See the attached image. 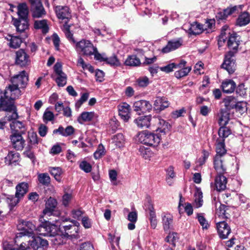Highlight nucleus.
<instances>
[{"label":"nucleus","instance_id":"obj_1","mask_svg":"<svg viewBox=\"0 0 250 250\" xmlns=\"http://www.w3.org/2000/svg\"><path fill=\"white\" fill-rule=\"evenodd\" d=\"M28 81V77L25 71L12 77L11 84L7 86L4 91L0 90V107L6 110L13 109V101L21 95L20 88H25Z\"/></svg>","mask_w":250,"mask_h":250},{"label":"nucleus","instance_id":"obj_2","mask_svg":"<svg viewBox=\"0 0 250 250\" xmlns=\"http://www.w3.org/2000/svg\"><path fill=\"white\" fill-rule=\"evenodd\" d=\"M18 229L21 231L17 233L15 238V243H17L21 239L26 241V236L30 237L35 235L36 226L34 222L23 220H20L17 225Z\"/></svg>","mask_w":250,"mask_h":250},{"label":"nucleus","instance_id":"obj_3","mask_svg":"<svg viewBox=\"0 0 250 250\" xmlns=\"http://www.w3.org/2000/svg\"><path fill=\"white\" fill-rule=\"evenodd\" d=\"M137 138V141L140 143L152 146H157L161 140L160 136L158 135L146 130L139 132Z\"/></svg>","mask_w":250,"mask_h":250},{"label":"nucleus","instance_id":"obj_4","mask_svg":"<svg viewBox=\"0 0 250 250\" xmlns=\"http://www.w3.org/2000/svg\"><path fill=\"white\" fill-rule=\"evenodd\" d=\"M227 27L226 26H224L222 28L218 41L219 44L222 41L224 42L227 39V37L226 36L227 33L226 32L227 31ZM228 34H229V39L227 42L228 46L229 49L232 50L231 51L234 52V54H235V53L236 52L239 46V40L237 39V37L235 33L230 34V33L228 32Z\"/></svg>","mask_w":250,"mask_h":250},{"label":"nucleus","instance_id":"obj_5","mask_svg":"<svg viewBox=\"0 0 250 250\" xmlns=\"http://www.w3.org/2000/svg\"><path fill=\"white\" fill-rule=\"evenodd\" d=\"M73 225L59 226V229L62 235L68 238H76L78 236L80 224L76 221H73Z\"/></svg>","mask_w":250,"mask_h":250},{"label":"nucleus","instance_id":"obj_6","mask_svg":"<svg viewBox=\"0 0 250 250\" xmlns=\"http://www.w3.org/2000/svg\"><path fill=\"white\" fill-rule=\"evenodd\" d=\"M96 47L89 40H82L76 43V50L83 55L90 56L93 55Z\"/></svg>","mask_w":250,"mask_h":250},{"label":"nucleus","instance_id":"obj_7","mask_svg":"<svg viewBox=\"0 0 250 250\" xmlns=\"http://www.w3.org/2000/svg\"><path fill=\"white\" fill-rule=\"evenodd\" d=\"M54 74L51 77L55 79L59 86H63L66 84L67 76L62 70V64L57 62L54 66Z\"/></svg>","mask_w":250,"mask_h":250},{"label":"nucleus","instance_id":"obj_8","mask_svg":"<svg viewBox=\"0 0 250 250\" xmlns=\"http://www.w3.org/2000/svg\"><path fill=\"white\" fill-rule=\"evenodd\" d=\"M234 52L229 51L225 56L222 67L226 69L229 74H232L236 69L235 60L234 59Z\"/></svg>","mask_w":250,"mask_h":250},{"label":"nucleus","instance_id":"obj_9","mask_svg":"<svg viewBox=\"0 0 250 250\" xmlns=\"http://www.w3.org/2000/svg\"><path fill=\"white\" fill-rule=\"evenodd\" d=\"M28 0L31 4V11L34 18H41L46 14V12L41 0Z\"/></svg>","mask_w":250,"mask_h":250},{"label":"nucleus","instance_id":"obj_10","mask_svg":"<svg viewBox=\"0 0 250 250\" xmlns=\"http://www.w3.org/2000/svg\"><path fill=\"white\" fill-rule=\"evenodd\" d=\"M23 134L18 132H12L10 138L12 146L18 150H21L23 148L25 141L23 138Z\"/></svg>","mask_w":250,"mask_h":250},{"label":"nucleus","instance_id":"obj_11","mask_svg":"<svg viewBox=\"0 0 250 250\" xmlns=\"http://www.w3.org/2000/svg\"><path fill=\"white\" fill-rule=\"evenodd\" d=\"M31 237L32 239L27 240V242L30 243L31 249L33 250H43L47 247L48 243L47 240L40 237Z\"/></svg>","mask_w":250,"mask_h":250},{"label":"nucleus","instance_id":"obj_12","mask_svg":"<svg viewBox=\"0 0 250 250\" xmlns=\"http://www.w3.org/2000/svg\"><path fill=\"white\" fill-rule=\"evenodd\" d=\"M133 107L135 111L139 114H141L150 112L152 106L149 102L146 100H140L134 103Z\"/></svg>","mask_w":250,"mask_h":250},{"label":"nucleus","instance_id":"obj_13","mask_svg":"<svg viewBox=\"0 0 250 250\" xmlns=\"http://www.w3.org/2000/svg\"><path fill=\"white\" fill-rule=\"evenodd\" d=\"M216 228L218 234L222 239L227 238L231 232L230 227L224 221H217Z\"/></svg>","mask_w":250,"mask_h":250},{"label":"nucleus","instance_id":"obj_14","mask_svg":"<svg viewBox=\"0 0 250 250\" xmlns=\"http://www.w3.org/2000/svg\"><path fill=\"white\" fill-rule=\"evenodd\" d=\"M16 63L21 66H25L30 64L29 57L23 50L20 49L17 51Z\"/></svg>","mask_w":250,"mask_h":250},{"label":"nucleus","instance_id":"obj_15","mask_svg":"<svg viewBox=\"0 0 250 250\" xmlns=\"http://www.w3.org/2000/svg\"><path fill=\"white\" fill-rule=\"evenodd\" d=\"M183 40L181 38L174 39L169 41L167 44L162 49V52L164 53H167L175 50L183 44Z\"/></svg>","mask_w":250,"mask_h":250},{"label":"nucleus","instance_id":"obj_16","mask_svg":"<svg viewBox=\"0 0 250 250\" xmlns=\"http://www.w3.org/2000/svg\"><path fill=\"white\" fill-rule=\"evenodd\" d=\"M57 205V202L53 198L50 197L45 203V208L43 210L42 213L44 215L50 216L53 214Z\"/></svg>","mask_w":250,"mask_h":250},{"label":"nucleus","instance_id":"obj_17","mask_svg":"<svg viewBox=\"0 0 250 250\" xmlns=\"http://www.w3.org/2000/svg\"><path fill=\"white\" fill-rule=\"evenodd\" d=\"M223 157L215 155L214 159V167L218 174H224L226 171V166Z\"/></svg>","mask_w":250,"mask_h":250},{"label":"nucleus","instance_id":"obj_18","mask_svg":"<svg viewBox=\"0 0 250 250\" xmlns=\"http://www.w3.org/2000/svg\"><path fill=\"white\" fill-rule=\"evenodd\" d=\"M55 10L58 18L60 20H67L71 17L69 8L67 6H57Z\"/></svg>","mask_w":250,"mask_h":250},{"label":"nucleus","instance_id":"obj_19","mask_svg":"<svg viewBox=\"0 0 250 250\" xmlns=\"http://www.w3.org/2000/svg\"><path fill=\"white\" fill-rule=\"evenodd\" d=\"M151 120V115L142 116L135 119L134 122L139 128H148L150 125Z\"/></svg>","mask_w":250,"mask_h":250},{"label":"nucleus","instance_id":"obj_20","mask_svg":"<svg viewBox=\"0 0 250 250\" xmlns=\"http://www.w3.org/2000/svg\"><path fill=\"white\" fill-rule=\"evenodd\" d=\"M169 103L165 97H158L154 103V109L157 111H160L169 106Z\"/></svg>","mask_w":250,"mask_h":250},{"label":"nucleus","instance_id":"obj_21","mask_svg":"<svg viewBox=\"0 0 250 250\" xmlns=\"http://www.w3.org/2000/svg\"><path fill=\"white\" fill-rule=\"evenodd\" d=\"M119 115L125 122H127L130 116V106L126 103H124L118 106Z\"/></svg>","mask_w":250,"mask_h":250},{"label":"nucleus","instance_id":"obj_22","mask_svg":"<svg viewBox=\"0 0 250 250\" xmlns=\"http://www.w3.org/2000/svg\"><path fill=\"white\" fill-rule=\"evenodd\" d=\"M13 22L17 31L19 32H23L28 28L27 19H14Z\"/></svg>","mask_w":250,"mask_h":250},{"label":"nucleus","instance_id":"obj_23","mask_svg":"<svg viewBox=\"0 0 250 250\" xmlns=\"http://www.w3.org/2000/svg\"><path fill=\"white\" fill-rule=\"evenodd\" d=\"M221 87L224 93H231L236 88V83L232 80L227 79L222 82Z\"/></svg>","mask_w":250,"mask_h":250},{"label":"nucleus","instance_id":"obj_24","mask_svg":"<svg viewBox=\"0 0 250 250\" xmlns=\"http://www.w3.org/2000/svg\"><path fill=\"white\" fill-rule=\"evenodd\" d=\"M227 183V178L223 174H218L215 178V187L218 191L223 190L226 188Z\"/></svg>","mask_w":250,"mask_h":250},{"label":"nucleus","instance_id":"obj_25","mask_svg":"<svg viewBox=\"0 0 250 250\" xmlns=\"http://www.w3.org/2000/svg\"><path fill=\"white\" fill-rule=\"evenodd\" d=\"M12 132H18L25 134L26 128L22 122L19 121H13L10 124Z\"/></svg>","mask_w":250,"mask_h":250},{"label":"nucleus","instance_id":"obj_26","mask_svg":"<svg viewBox=\"0 0 250 250\" xmlns=\"http://www.w3.org/2000/svg\"><path fill=\"white\" fill-rule=\"evenodd\" d=\"M40 221L42 222L44 221L43 223L46 231H49V234L47 236H55L57 234L58 229L59 228L57 227V225H54L50 224V223L48 221H45L43 219V217H41L40 218Z\"/></svg>","mask_w":250,"mask_h":250},{"label":"nucleus","instance_id":"obj_27","mask_svg":"<svg viewBox=\"0 0 250 250\" xmlns=\"http://www.w3.org/2000/svg\"><path fill=\"white\" fill-rule=\"evenodd\" d=\"M5 39L9 42L8 45L11 48H19L21 43V40L18 36L7 35L5 37Z\"/></svg>","mask_w":250,"mask_h":250},{"label":"nucleus","instance_id":"obj_28","mask_svg":"<svg viewBox=\"0 0 250 250\" xmlns=\"http://www.w3.org/2000/svg\"><path fill=\"white\" fill-rule=\"evenodd\" d=\"M16 196L21 199L28 191V185L27 183L22 182L16 186Z\"/></svg>","mask_w":250,"mask_h":250},{"label":"nucleus","instance_id":"obj_29","mask_svg":"<svg viewBox=\"0 0 250 250\" xmlns=\"http://www.w3.org/2000/svg\"><path fill=\"white\" fill-rule=\"evenodd\" d=\"M237 99L235 97L231 96H227L224 98L223 103L225 107V110H230L234 109L237 104Z\"/></svg>","mask_w":250,"mask_h":250},{"label":"nucleus","instance_id":"obj_30","mask_svg":"<svg viewBox=\"0 0 250 250\" xmlns=\"http://www.w3.org/2000/svg\"><path fill=\"white\" fill-rule=\"evenodd\" d=\"M193 206L195 208H199L202 206L203 204V193L199 188H196L194 194Z\"/></svg>","mask_w":250,"mask_h":250},{"label":"nucleus","instance_id":"obj_31","mask_svg":"<svg viewBox=\"0 0 250 250\" xmlns=\"http://www.w3.org/2000/svg\"><path fill=\"white\" fill-rule=\"evenodd\" d=\"M238 8L239 7L237 6L228 7L224 9L223 12L218 13L217 15V18L219 20H225L228 17V16L236 13L237 11L238 12Z\"/></svg>","mask_w":250,"mask_h":250},{"label":"nucleus","instance_id":"obj_32","mask_svg":"<svg viewBox=\"0 0 250 250\" xmlns=\"http://www.w3.org/2000/svg\"><path fill=\"white\" fill-rule=\"evenodd\" d=\"M95 117L94 112H83L78 118V122L83 124L84 122L92 121Z\"/></svg>","mask_w":250,"mask_h":250},{"label":"nucleus","instance_id":"obj_33","mask_svg":"<svg viewBox=\"0 0 250 250\" xmlns=\"http://www.w3.org/2000/svg\"><path fill=\"white\" fill-rule=\"evenodd\" d=\"M250 22V15L247 12L242 13L238 17L236 24L240 26H245Z\"/></svg>","mask_w":250,"mask_h":250},{"label":"nucleus","instance_id":"obj_34","mask_svg":"<svg viewBox=\"0 0 250 250\" xmlns=\"http://www.w3.org/2000/svg\"><path fill=\"white\" fill-rule=\"evenodd\" d=\"M188 30L190 34L198 35L204 31V26L203 24L195 22L190 25Z\"/></svg>","mask_w":250,"mask_h":250},{"label":"nucleus","instance_id":"obj_35","mask_svg":"<svg viewBox=\"0 0 250 250\" xmlns=\"http://www.w3.org/2000/svg\"><path fill=\"white\" fill-rule=\"evenodd\" d=\"M157 120H158V125L157 131L165 134L170 129V125L163 119L158 118Z\"/></svg>","mask_w":250,"mask_h":250},{"label":"nucleus","instance_id":"obj_36","mask_svg":"<svg viewBox=\"0 0 250 250\" xmlns=\"http://www.w3.org/2000/svg\"><path fill=\"white\" fill-rule=\"evenodd\" d=\"M74 132V128L71 125L67 126L65 129L62 126H59L53 131L54 133H59L62 135L67 137L71 135Z\"/></svg>","mask_w":250,"mask_h":250},{"label":"nucleus","instance_id":"obj_37","mask_svg":"<svg viewBox=\"0 0 250 250\" xmlns=\"http://www.w3.org/2000/svg\"><path fill=\"white\" fill-rule=\"evenodd\" d=\"M162 221L164 230L165 231L168 230L172 224V216L170 214H165L162 216Z\"/></svg>","mask_w":250,"mask_h":250},{"label":"nucleus","instance_id":"obj_38","mask_svg":"<svg viewBox=\"0 0 250 250\" xmlns=\"http://www.w3.org/2000/svg\"><path fill=\"white\" fill-rule=\"evenodd\" d=\"M229 113L228 110L221 109L220 117L219 119V124L220 126H225L229 120Z\"/></svg>","mask_w":250,"mask_h":250},{"label":"nucleus","instance_id":"obj_39","mask_svg":"<svg viewBox=\"0 0 250 250\" xmlns=\"http://www.w3.org/2000/svg\"><path fill=\"white\" fill-rule=\"evenodd\" d=\"M19 154L18 152L10 151L7 156L5 158V163L10 165L16 163L19 160Z\"/></svg>","mask_w":250,"mask_h":250},{"label":"nucleus","instance_id":"obj_40","mask_svg":"<svg viewBox=\"0 0 250 250\" xmlns=\"http://www.w3.org/2000/svg\"><path fill=\"white\" fill-rule=\"evenodd\" d=\"M28 13V9L27 4L25 3L20 4L18 7V14L19 19H27Z\"/></svg>","mask_w":250,"mask_h":250},{"label":"nucleus","instance_id":"obj_41","mask_svg":"<svg viewBox=\"0 0 250 250\" xmlns=\"http://www.w3.org/2000/svg\"><path fill=\"white\" fill-rule=\"evenodd\" d=\"M34 28L36 29H41L43 33L45 34L48 31V26L46 20L36 21L34 22Z\"/></svg>","mask_w":250,"mask_h":250},{"label":"nucleus","instance_id":"obj_42","mask_svg":"<svg viewBox=\"0 0 250 250\" xmlns=\"http://www.w3.org/2000/svg\"><path fill=\"white\" fill-rule=\"evenodd\" d=\"M216 151V155H219L221 157H223L224 155L226 153L224 140L217 139Z\"/></svg>","mask_w":250,"mask_h":250},{"label":"nucleus","instance_id":"obj_43","mask_svg":"<svg viewBox=\"0 0 250 250\" xmlns=\"http://www.w3.org/2000/svg\"><path fill=\"white\" fill-rule=\"evenodd\" d=\"M112 142L118 147H122L125 145V138L124 136L122 133H118L112 138Z\"/></svg>","mask_w":250,"mask_h":250},{"label":"nucleus","instance_id":"obj_44","mask_svg":"<svg viewBox=\"0 0 250 250\" xmlns=\"http://www.w3.org/2000/svg\"><path fill=\"white\" fill-rule=\"evenodd\" d=\"M141 64L140 59L135 55H131L127 57L125 61V64L128 66H137Z\"/></svg>","mask_w":250,"mask_h":250},{"label":"nucleus","instance_id":"obj_45","mask_svg":"<svg viewBox=\"0 0 250 250\" xmlns=\"http://www.w3.org/2000/svg\"><path fill=\"white\" fill-rule=\"evenodd\" d=\"M14 109L12 110H4L2 107H0V109L5 111L7 112H9V113H8L6 116L5 117V120L9 121H17L16 119L18 118V115L17 112L16 111V107L14 105Z\"/></svg>","mask_w":250,"mask_h":250},{"label":"nucleus","instance_id":"obj_46","mask_svg":"<svg viewBox=\"0 0 250 250\" xmlns=\"http://www.w3.org/2000/svg\"><path fill=\"white\" fill-rule=\"evenodd\" d=\"M209 78L208 76L203 77L202 84L199 88L200 91L204 94H207L209 91Z\"/></svg>","mask_w":250,"mask_h":250},{"label":"nucleus","instance_id":"obj_47","mask_svg":"<svg viewBox=\"0 0 250 250\" xmlns=\"http://www.w3.org/2000/svg\"><path fill=\"white\" fill-rule=\"evenodd\" d=\"M226 207L224 205L219 203V207L216 209V216L215 217V221H217V219H224L227 217L226 215Z\"/></svg>","mask_w":250,"mask_h":250},{"label":"nucleus","instance_id":"obj_48","mask_svg":"<svg viewBox=\"0 0 250 250\" xmlns=\"http://www.w3.org/2000/svg\"><path fill=\"white\" fill-rule=\"evenodd\" d=\"M191 66H188L186 68L183 69H178L176 70L174 73V76L176 78L180 79L188 75V74L191 71Z\"/></svg>","mask_w":250,"mask_h":250},{"label":"nucleus","instance_id":"obj_49","mask_svg":"<svg viewBox=\"0 0 250 250\" xmlns=\"http://www.w3.org/2000/svg\"><path fill=\"white\" fill-rule=\"evenodd\" d=\"M196 218L203 229H207L209 228V225L203 213H198Z\"/></svg>","mask_w":250,"mask_h":250},{"label":"nucleus","instance_id":"obj_50","mask_svg":"<svg viewBox=\"0 0 250 250\" xmlns=\"http://www.w3.org/2000/svg\"><path fill=\"white\" fill-rule=\"evenodd\" d=\"M49 171L51 174L54 176L55 179L58 182H61V175L62 174V169L60 167H51Z\"/></svg>","mask_w":250,"mask_h":250},{"label":"nucleus","instance_id":"obj_51","mask_svg":"<svg viewBox=\"0 0 250 250\" xmlns=\"http://www.w3.org/2000/svg\"><path fill=\"white\" fill-rule=\"evenodd\" d=\"M234 108L236 109V111L242 115L247 111V103L243 102H237Z\"/></svg>","mask_w":250,"mask_h":250},{"label":"nucleus","instance_id":"obj_52","mask_svg":"<svg viewBox=\"0 0 250 250\" xmlns=\"http://www.w3.org/2000/svg\"><path fill=\"white\" fill-rule=\"evenodd\" d=\"M230 130L228 127L225 126H221L218 130V135L219 137L224 140V138H227L230 134Z\"/></svg>","mask_w":250,"mask_h":250},{"label":"nucleus","instance_id":"obj_53","mask_svg":"<svg viewBox=\"0 0 250 250\" xmlns=\"http://www.w3.org/2000/svg\"><path fill=\"white\" fill-rule=\"evenodd\" d=\"M39 181L44 185H47L50 183V177L47 173H40L38 176Z\"/></svg>","mask_w":250,"mask_h":250},{"label":"nucleus","instance_id":"obj_54","mask_svg":"<svg viewBox=\"0 0 250 250\" xmlns=\"http://www.w3.org/2000/svg\"><path fill=\"white\" fill-rule=\"evenodd\" d=\"M145 209L149 211V215L152 216L155 215L154 210V207L152 201L150 197H147L146 199V203L145 205Z\"/></svg>","mask_w":250,"mask_h":250},{"label":"nucleus","instance_id":"obj_55","mask_svg":"<svg viewBox=\"0 0 250 250\" xmlns=\"http://www.w3.org/2000/svg\"><path fill=\"white\" fill-rule=\"evenodd\" d=\"M139 152L140 155L145 159H147L151 157V152L149 148H145L143 146H141L139 148Z\"/></svg>","mask_w":250,"mask_h":250},{"label":"nucleus","instance_id":"obj_56","mask_svg":"<svg viewBox=\"0 0 250 250\" xmlns=\"http://www.w3.org/2000/svg\"><path fill=\"white\" fill-rule=\"evenodd\" d=\"M105 154V149L104 146L100 144L97 150L94 153V157L96 159H98L101 158Z\"/></svg>","mask_w":250,"mask_h":250},{"label":"nucleus","instance_id":"obj_57","mask_svg":"<svg viewBox=\"0 0 250 250\" xmlns=\"http://www.w3.org/2000/svg\"><path fill=\"white\" fill-rule=\"evenodd\" d=\"M235 89L237 94L240 96L244 97L246 95L247 88L245 87L243 83L239 84Z\"/></svg>","mask_w":250,"mask_h":250},{"label":"nucleus","instance_id":"obj_58","mask_svg":"<svg viewBox=\"0 0 250 250\" xmlns=\"http://www.w3.org/2000/svg\"><path fill=\"white\" fill-rule=\"evenodd\" d=\"M89 97L88 93H84L82 94L80 99L78 100L75 104V107L77 108H79L82 104L87 101Z\"/></svg>","mask_w":250,"mask_h":250},{"label":"nucleus","instance_id":"obj_59","mask_svg":"<svg viewBox=\"0 0 250 250\" xmlns=\"http://www.w3.org/2000/svg\"><path fill=\"white\" fill-rule=\"evenodd\" d=\"M203 25L204 26V31L207 30V32H209L215 25V21L213 19H208L206 21Z\"/></svg>","mask_w":250,"mask_h":250},{"label":"nucleus","instance_id":"obj_60","mask_svg":"<svg viewBox=\"0 0 250 250\" xmlns=\"http://www.w3.org/2000/svg\"><path fill=\"white\" fill-rule=\"evenodd\" d=\"M105 62H106L107 63L113 66H117L120 65V62L119 60L115 55H113L109 58L107 57V60H105Z\"/></svg>","mask_w":250,"mask_h":250},{"label":"nucleus","instance_id":"obj_61","mask_svg":"<svg viewBox=\"0 0 250 250\" xmlns=\"http://www.w3.org/2000/svg\"><path fill=\"white\" fill-rule=\"evenodd\" d=\"M54 115L53 113L48 110H46L43 115V120L45 123L52 121L54 120Z\"/></svg>","mask_w":250,"mask_h":250},{"label":"nucleus","instance_id":"obj_62","mask_svg":"<svg viewBox=\"0 0 250 250\" xmlns=\"http://www.w3.org/2000/svg\"><path fill=\"white\" fill-rule=\"evenodd\" d=\"M21 198L14 196H10L7 198V202L11 208L15 207L19 202Z\"/></svg>","mask_w":250,"mask_h":250},{"label":"nucleus","instance_id":"obj_63","mask_svg":"<svg viewBox=\"0 0 250 250\" xmlns=\"http://www.w3.org/2000/svg\"><path fill=\"white\" fill-rule=\"evenodd\" d=\"M79 166L82 170L86 173L90 172L92 169L90 164L85 161H82Z\"/></svg>","mask_w":250,"mask_h":250},{"label":"nucleus","instance_id":"obj_64","mask_svg":"<svg viewBox=\"0 0 250 250\" xmlns=\"http://www.w3.org/2000/svg\"><path fill=\"white\" fill-rule=\"evenodd\" d=\"M94 55V58L97 61H99L100 62H105V60H107V57L104 53L100 54L98 52L97 48L95 51H94V53L93 54Z\"/></svg>","mask_w":250,"mask_h":250}]
</instances>
